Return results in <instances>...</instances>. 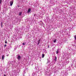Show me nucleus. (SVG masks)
I'll use <instances>...</instances> for the list:
<instances>
[{"label":"nucleus","mask_w":76,"mask_h":76,"mask_svg":"<svg viewBox=\"0 0 76 76\" xmlns=\"http://www.w3.org/2000/svg\"><path fill=\"white\" fill-rule=\"evenodd\" d=\"M5 42V44H7V41Z\"/></svg>","instance_id":"obj_17"},{"label":"nucleus","mask_w":76,"mask_h":76,"mask_svg":"<svg viewBox=\"0 0 76 76\" xmlns=\"http://www.w3.org/2000/svg\"><path fill=\"white\" fill-rule=\"evenodd\" d=\"M49 62V61H48V62H47V64H48V63Z\"/></svg>","instance_id":"obj_15"},{"label":"nucleus","mask_w":76,"mask_h":76,"mask_svg":"<svg viewBox=\"0 0 76 76\" xmlns=\"http://www.w3.org/2000/svg\"><path fill=\"white\" fill-rule=\"evenodd\" d=\"M4 76H6V75H4Z\"/></svg>","instance_id":"obj_19"},{"label":"nucleus","mask_w":76,"mask_h":76,"mask_svg":"<svg viewBox=\"0 0 76 76\" xmlns=\"http://www.w3.org/2000/svg\"><path fill=\"white\" fill-rule=\"evenodd\" d=\"M13 1H11L10 2V5L12 6V5L13 4Z\"/></svg>","instance_id":"obj_1"},{"label":"nucleus","mask_w":76,"mask_h":76,"mask_svg":"<svg viewBox=\"0 0 76 76\" xmlns=\"http://www.w3.org/2000/svg\"><path fill=\"white\" fill-rule=\"evenodd\" d=\"M1 28H3V25H1Z\"/></svg>","instance_id":"obj_18"},{"label":"nucleus","mask_w":76,"mask_h":76,"mask_svg":"<svg viewBox=\"0 0 76 76\" xmlns=\"http://www.w3.org/2000/svg\"><path fill=\"white\" fill-rule=\"evenodd\" d=\"M4 57L5 56H4V55H3V56H2V60H4Z\"/></svg>","instance_id":"obj_3"},{"label":"nucleus","mask_w":76,"mask_h":76,"mask_svg":"<svg viewBox=\"0 0 76 76\" xmlns=\"http://www.w3.org/2000/svg\"><path fill=\"white\" fill-rule=\"evenodd\" d=\"M53 42H56V40H54Z\"/></svg>","instance_id":"obj_13"},{"label":"nucleus","mask_w":76,"mask_h":76,"mask_svg":"<svg viewBox=\"0 0 76 76\" xmlns=\"http://www.w3.org/2000/svg\"><path fill=\"white\" fill-rule=\"evenodd\" d=\"M22 12H20L19 14V16H21V15H22Z\"/></svg>","instance_id":"obj_6"},{"label":"nucleus","mask_w":76,"mask_h":76,"mask_svg":"<svg viewBox=\"0 0 76 76\" xmlns=\"http://www.w3.org/2000/svg\"><path fill=\"white\" fill-rule=\"evenodd\" d=\"M31 9H29L28 10V12H27V13H29V12H31Z\"/></svg>","instance_id":"obj_4"},{"label":"nucleus","mask_w":76,"mask_h":76,"mask_svg":"<svg viewBox=\"0 0 76 76\" xmlns=\"http://www.w3.org/2000/svg\"><path fill=\"white\" fill-rule=\"evenodd\" d=\"M74 38L75 40H76V35L74 36Z\"/></svg>","instance_id":"obj_9"},{"label":"nucleus","mask_w":76,"mask_h":76,"mask_svg":"<svg viewBox=\"0 0 76 76\" xmlns=\"http://www.w3.org/2000/svg\"><path fill=\"white\" fill-rule=\"evenodd\" d=\"M58 50H57L56 54H58Z\"/></svg>","instance_id":"obj_12"},{"label":"nucleus","mask_w":76,"mask_h":76,"mask_svg":"<svg viewBox=\"0 0 76 76\" xmlns=\"http://www.w3.org/2000/svg\"><path fill=\"white\" fill-rule=\"evenodd\" d=\"M3 25V23L1 22V25Z\"/></svg>","instance_id":"obj_16"},{"label":"nucleus","mask_w":76,"mask_h":76,"mask_svg":"<svg viewBox=\"0 0 76 76\" xmlns=\"http://www.w3.org/2000/svg\"><path fill=\"white\" fill-rule=\"evenodd\" d=\"M6 46H7V45H5L4 47H6Z\"/></svg>","instance_id":"obj_14"},{"label":"nucleus","mask_w":76,"mask_h":76,"mask_svg":"<svg viewBox=\"0 0 76 76\" xmlns=\"http://www.w3.org/2000/svg\"><path fill=\"white\" fill-rule=\"evenodd\" d=\"M44 56H45V54H42V58H44Z\"/></svg>","instance_id":"obj_5"},{"label":"nucleus","mask_w":76,"mask_h":76,"mask_svg":"<svg viewBox=\"0 0 76 76\" xmlns=\"http://www.w3.org/2000/svg\"><path fill=\"white\" fill-rule=\"evenodd\" d=\"M2 1V0H0V4H1V2Z\"/></svg>","instance_id":"obj_10"},{"label":"nucleus","mask_w":76,"mask_h":76,"mask_svg":"<svg viewBox=\"0 0 76 76\" xmlns=\"http://www.w3.org/2000/svg\"><path fill=\"white\" fill-rule=\"evenodd\" d=\"M23 45H25V43L23 42Z\"/></svg>","instance_id":"obj_11"},{"label":"nucleus","mask_w":76,"mask_h":76,"mask_svg":"<svg viewBox=\"0 0 76 76\" xmlns=\"http://www.w3.org/2000/svg\"><path fill=\"white\" fill-rule=\"evenodd\" d=\"M55 61H56V60H57V57L56 56H55Z\"/></svg>","instance_id":"obj_8"},{"label":"nucleus","mask_w":76,"mask_h":76,"mask_svg":"<svg viewBox=\"0 0 76 76\" xmlns=\"http://www.w3.org/2000/svg\"><path fill=\"white\" fill-rule=\"evenodd\" d=\"M17 58L18 59V60H20V56H18V57Z\"/></svg>","instance_id":"obj_2"},{"label":"nucleus","mask_w":76,"mask_h":76,"mask_svg":"<svg viewBox=\"0 0 76 76\" xmlns=\"http://www.w3.org/2000/svg\"><path fill=\"white\" fill-rule=\"evenodd\" d=\"M39 42H40V40H39L38 41V45H39Z\"/></svg>","instance_id":"obj_7"}]
</instances>
